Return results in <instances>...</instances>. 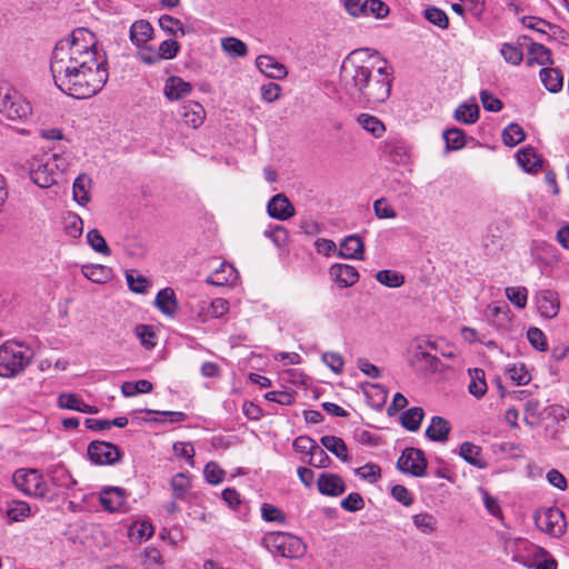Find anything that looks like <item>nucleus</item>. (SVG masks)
<instances>
[{
  "label": "nucleus",
  "instance_id": "338daca9",
  "mask_svg": "<svg viewBox=\"0 0 569 569\" xmlns=\"http://www.w3.org/2000/svg\"><path fill=\"white\" fill-rule=\"evenodd\" d=\"M307 462L315 468H327L331 463V459L326 451L317 445Z\"/></svg>",
  "mask_w": 569,
  "mask_h": 569
},
{
  "label": "nucleus",
  "instance_id": "20e7f679",
  "mask_svg": "<svg viewBox=\"0 0 569 569\" xmlns=\"http://www.w3.org/2000/svg\"><path fill=\"white\" fill-rule=\"evenodd\" d=\"M32 360L31 350L22 343L6 341L0 346V377L11 379L20 376Z\"/></svg>",
  "mask_w": 569,
  "mask_h": 569
},
{
  "label": "nucleus",
  "instance_id": "6e6d98bb",
  "mask_svg": "<svg viewBox=\"0 0 569 569\" xmlns=\"http://www.w3.org/2000/svg\"><path fill=\"white\" fill-rule=\"evenodd\" d=\"M443 139L448 150H459L466 143L465 132L458 128H451L446 130L443 132Z\"/></svg>",
  "mask_w": 569,
  "mask_h": 569
},
{
  "label": "nucleus",
  "instance_id": "6e6552de",
  "mask_svg": "<svg viewBox=\"0 0 569 569\" xmlns=\"http://www.w3.org/2000/svg\"><path fill=\"white\" fill-rule=\"evenodd\" d=\"M58 173L53 169L52 158L43 152L32 158L30 178L40 188H49L57 182Z\"/></svg>",
  "mask_w": 569,
  "mask_h": 569
},
{
  "label": "nucleus",
  "instance_id": "0e129e2a",
  "mask_svg": "<svg viewBox=\"0 0 569 569\" xmlns=\"http://www.w3.org/2000/svg\"><path fill=\"white\" fill-rule=\"evenodd\" d=\"M82 401L83 400L76 393L63 392L59 395L57 405L61 409L79 411Z\"/></svg>",
  "mask_w": 569,
  "mask_h": 569
},
{
  "label": "nucleus",
  "instance_id": "5fc2aeb1",
  "mask_svg": "<svg viewBox=\"0 0 569 569\" xmlns=\"http://www.w3.org/2000/svg\"><path fill=\"white\" fill-rule=\"evenodd\" d=\"M423 17L427 21L439 27L440 29H447L449 27V18L447 13L437 7L426 8L423 11Z\"/></svg>",
  "mask_w": 569,
  "mask_h": 569
},
{
  "label": "nucleus",
  "instance_id": "79ce46f5",
  "mask_svg": "<svg viewBox=\"0 0 569 569\" xmlns=\"http://www.w3.org/2000/svg\"><path fill=\"white\" fill-rule=\"evenodd\" d=\"M415 527L423 535H433L437 531V519L428 512H421L412 516Z\"/></svg>",
  "mask_w": 569,
  "mask_h": 569
},
{
  "label": "nucleus",
  "instance_id": "de8ad7c7",
  "mask_svg": "<svg viewBox=\"0 0 569 569\" xmlns=\"http://www.w3.org/2000/svg\"><path fill=\"white\" fill-rule=\"evenodd\" d=\"M126 280L129 289L136 293H144L150 287L149 280L136 270H127Z\"/></svg>",
  "mask_w": 569,
  "mask_h": 569
},
{
  "label": "nucleus",
  "instance_id": "f257e3e1",
  "mask_svg": "<svg viewBox=\"0 0 569 569\" xmlns=\"http://www.w3.org/2000/svg\"><path fill=\"white\" fill-rule=\"evenodd\" d=\"M50 70L57 88L76 99L93 97L109 79L107 57L87 28H77L56 43Z\"/></svg>",
  "mask_w": 569,
  "mask_h": 569
},
{
  "label": "nucleus",
  "instance_id": "9d476101",
  "mask_svg": "<svg viewBox=\"0 0 569 569\" xmlns=\"http://www.w3.org/2000/svg\"><path fill=\"white\" fill-rule=\"evenodd\" d=\"M397 467L403 473H409L413 477H423L427 468L423 451L416 448H406L397 461Z\"/></svg>",
  "mask_w": 569,
  "mask_h": 569
},
{
  "label": "nucleus",
  "instance_id": "c03bdc74",
  "mask_svg": "<svg viewBox=\"0 0 569 569\" xmlns=\"http://www.w3.org/2000/svg\"><path fill=\"white\" fill-rule=\"evenodd\" d=\"M455 118L466 124L475 123L479 118V107L477 103H462L456 109Z\"/></svg>",
  "mask_w": 569,
  "mask_h": 569
},
{
  "label": "nucleus",
  "instance_id": "f3484780",
  "mask_svg": "<svg viewBox=\"0 0 569 569\" xmlns=\"http://www.w3.org/2000/svg\"><path fill=\"white\" fill-rule=\"evenodd\" d=\"M530 38L527 36L519 37L516 42H505L501 44L500 54L503 60L512 66H519L523 60V49L527 47Z\"/></svg>",
  "mask_w": 569,
  "mask_h": 569
},
{
  "label": "nucleus",
  "instance_id": "39448f33",
  "mask_svg": "<svg viewBox=\"0 0 569 569\" xmlns=\"http://www.w3.org/2000/svg\"><path fill=\"white\" fill-rule=\"evenodd\" d=\"M262 545L270 552L284 558H300L306 552V545L299 537L282 531L267 532Z\"/></svg>",
  "mask_w": 569,
  "mask_h": 569
},
{
  "label": "nucleus",
  "instance_id": "680f3d73",
  "mask_svg": "<svg viewBox=\"0 0 569 569\" xmlns=\"http://www.w3.org/2000/svg\"><path fill=\"white\" fill-rule=\"evenodd\" d=\"M159 26L162 30L171 36H177L178 32H180L181 36L184 34V29L181 21L172 16L162 14L159 18Z\"/></svg>",
  "mask_w": 569,
  "mask_h": 569
},
{
  "label": "nucleus",
  "instance_id": "3c124183",
  "mask_svg": "<svg viewBox=\"0 0 569 569\" xmlns=\"http://www.w3.org/2000/svg\"><path fill=\"white\" fill-rule=\"evenodd\" d=\"M376 279L379 283L389 288H399L405 283L402 273L389 269L378 271Z\"/></svg>",
  "mask_w": 569,
  "mask_h": 569
},
{
  "label": "nucleus",
  "instance_id": "e433bc0d",
  "mask_svg": "<svg viewBox=\"0 0 569 569\" xmlns=\"http://www.w3.org/2000/svg\"><path fill=\"white\" fill-rule=\"evenodd\" d=\"M47 157L52 158L53 169L58 173H63L70 166L71 156L61 146L52 148L50 151L44 152Z\"/></svg>",
  "mask_w": 569,
  "mask_h": 569
},
{
  "label": "nucleus",
  "instance_id": "e2e57ef3",
  "mask_svg": "<svg viewBox=\"0 0 569 569\" xmlns=\"http://www.w3.org/2000/svg\"><path fill=\"white\" fill-rule=\"evenodd\" d=\"M224 475L226 471L214 461H210L204 466L203 476L206 481L210 485H219L222 482Z\"/></svg>",
  "mask_w": 569,
  "mask_h": 569
},
{
  "label": "nucleus",
  "instance_id": "052dcab7",
  "mask_svg": "<svg viewBox=\"0 0 569 569\" xmlns=\"http://www.w3.org/2000/svg\"><path fill=\"white\" fill-rule=\"evenodd\" d=\"M507 299L518 308H525L528 300V290L525 287H507Z\"/></svg>",
  "mask_w": 569,
  "mask_h": 569
},
{
  "label": "nucleus",
  "instance_id": "4c0bfd02",
  "mask_svg": "<svg viewBox=\"0 0 569 569\" xmlns=\"http://www.w3.org/2000/svg\"><path fill=\"white\" fill-rule=\"evenodd\" d=\"M470 383L468 386L469 392L477 399L485 396L487 392V383L485 379V371L479 368L469 369Z\"/></svg>",
  "mask_w": 569,
  "mask_h": 569
},
{
  "label": "nucleus",
  "instance_id": "1a4fd4ad",
  "mask_svg": "<svg viewBox=\"0 0 569 569\" xmlns=\"http://www.w3.org/2000/svg\"><path fill=\"white\" fill-rule=\"evenodd\" d=\"M536 526L552 537H561L566 530L563 512L558 508H548L535 515Z\"/></svg>",
  "mask_w": 569,
  "mask_h": 569
},
{
  "label": "nucleus",
  "instance_id": "473e14b6",
  "mask_svg": "<svg viewBox=\"0 0 569 569\" xmlns=\"http://www.w3.org/2000/svg\"><path fill=\"white\" fill-rule=\"evenodd\" d=\"M356 120L363 130L372 134L375 138H380L386 132L385 123L376 116L360 113Z\"/></svg>",
  "mask_w": 569,
  "mask_h": 569
},
{
  "label": "nucleus",
  "instance_id": "8fccbe9b",
  "mask_svg": "<svg viewBox=\"0 0 569 569\" xmlns=\"http://www.w3.org/2000/svg\"><path fill=\"white\" fill-rule=\"evenodd\" d=\"M222 50L232 58L244 57L248 53L247 44L233 37H228L221 41Z\"/></svg>",
  "mask_w": 569,
  "mask_h": 569
},
{
  "label": "nucleus",
  "instance_id": "393cba45",
  "mask_svg": "<svg viewBox=\"0 0 569 569\" xmlns=\"http://www.w3.org/2000/svg\"><path fill=\"white\" fill-rule=\"evenodd\" d=\"M238 279V272L234 267L228 262L220 263L210 276L207 278V282L213 286H233Z\"/></svg>",
  "mask_w": 569,
  "mask_h": 569
},
{
  "label": "nucleus",
  "instance_id": "a18cd8bd",
  "mask_svg": "<svg viewBox=\"0 0 569 569\" xmlns=\"http://www.w3.org/2000/svg\"><path fill=\"white\" fill-rule=\"evenodd\" d=\"M526 133L518 123H509L502 131V140L506 146L515 147L522 142Z\"/></svg>",
  "mask_w": 569,
  "mask_h": 569
},
{
  "label": "nucleus",
  "instance_id": "2f4dec72",
  "mask_svg": "<svg viewBox=\"0 0 569 569\" xmlns=\"http://www.w3.org/2000/svg\"><path fill=\"white\" fill-rule=\"evenodd\" d=\"M82 274L94 283H106L112 278V269L103 264H84Z\"/></svg>",
  "mask_w": 569,
  "mask_h": 569
},
{
  "label": "nucleus",
  "instance_id": "7c9ffc66",
  "mask_svg": "<svg viewBox=\"0 0 569 569\" xmlns=\"http://www.w3.org/2000/svg\"><path fill=\"white\" fill-rule=\"evenodd\" d=\"M460 457L469 465L483 469L487 467V462L481 455V448L471 442H463L459 450Z\"/></svg>",
  "mask_w": 569,
  "mask_h": 569
},
{
  "label": "nucleus",
  "instance_id": "4468645a",
  "mask_svg": "<svg viewBox=\"0 0 569 569\" xmlns=\"http://www.w3.org/2000/svg\"><path fill=\"white\" fill-rule=\"evenodd\" d=\"M535 303L538 312L546 319H552L557 317L560 309V300L558 292L543 289L535 295Z\"/></svg>",
  "mask_w": 569,
  "mask_h": 569
},
{
  "label": "nucleus",
  "instance_id": "f8f14e48",
  "mask_svg": "<svg viewBox=\"0 0 569 569\" xmlns=\"http://www.w3.org/2000/svg\"><path fill=\"white\" fill-rule=\"evenodd\" d=\"M88 456L96 465H113L121 459L120 449L107 441H92L88 446Z\"/></svg>",
  "mask_w": 569,
  "mask_h": 569
},
{
  "label": "nucleus",
  "instance_id": "c85d7f7f",
  "mask_svg": "<svg viewBox=\"0 0 569 569\" xmlns=\"http://www.w3.org/2000/svg\"><path fill=\"white\" fill-rule=\"evenodd\" d=\"M450 430L451 427L448 420L442 417L435 416L426 429V436L432 441L445 442L448 440Z\"/></svg>",
  "mask_w": 569,
  "mask_h": 569
},
{
  "label": "nucleus",
  "instance_id": "ddd939ff",
  "mask_svg": "<svg viewBox=\"0 0 569 569\" xmlns=\"http://www.w3.org/2000/svg\"><path fill=\"white\" fill-rule=\"evenodd\" d=\"M436 349V343L429 340L418 341L411 351V365L418 370L436 371L440 360L432 356L426 348Z\"/></svg>",
  "mask_w": 569,
  "mask_h": 569
},
{
  "label": "nucleus",
  "instance_id": "dca6fc26",
  "mask_svg": "<svg viewBox=\"0 0 569 569\" xmlns=\"http://www.w3.org/2000/svg\"><path fill=\"white\" fill-rule=\"evenodd\" d=\"M267 211L273 219L288 220L295 214V207L283 193H278L269 200Z\"/></svg>",
  "mask_w": 569,
  "mask_h": 569
},
{
  "label": "nucleus",
  "instance_id": "0eeeda50",
  "mask_svg": "<svg viewBox=\"0 0 569 569\" xmlns=\"http://www.w3.org/2000/svg\"><path fill=\"white\" fill-rule=\"evenodd\" d=\"M12 481L14 487L27 496L42 498L48 493V483L37 469H18Z\"/></svg>",
  "mask_w": 569,
  "mask_h": 569
},
{
  "label": "nucleus",
  "instance_id": "72a5a7b5",
  "mask_svg": "<svg viewBox=\"0 0 569 569\" xmlns=\"http://www.w3.org/2000/svg\"><path fill=\"white\" fill-rule=\"evenodd\" d=\"M51 482L59 488L71 489L77 485L66 466L58 463L49 471Z\"/></svg>",
  "mask_w": 569,
  "mask_h": 569
},
{
  "label": "nucleus",
  "instance_id": "a19ab883",
  "mask_svg": "<svg viewBox=\"0 0 569 569\" xmlns=\"http://www.w3.org/2000/svg\"><path fill=\"white\" fill-rule=\"evenodd\" d=\"M6 515L11 521L18 522L30 517L31 509L30 506L24 501L12 500L7 505Z\"/></svg>",
  "mask_w": 569,
  "mask_h": 569
},
{
  "label": "nucleus",
  "instance_id": "774afa93",
  "mask_svg": "<svg viewBox=\"0 0 569 569\" xmlns=\"http://www.w3.org/2000/svg\"><path fill=\"white\" fill-rule=\"evenodd\" d=\"M340 506L346 511L356 512L363 509L365 501L360 493L351 492L341 500Z\"/></svg>",
  "mask_w": 569,
  "mask_h": 569
},
{
  "label": "nucleus",
  "instance_id": "a211bd4d",
  "mask_svg": "<svg viewBox=\"0 0 569 569\" xmlns=\"http://www.w3.org/2000/svg\"><path fill=\"white\" fill-rule=\"evenodd\" d=\"M330 277L341 288L353 286L359 280L357 269L350 264L335 263L329 269Z\"/></svg>",
  "mask_w": 569,
  "mask_h": 569
},
{
  "label": "nucleus",
  "instance_id": "412c9836",
  "mask_svg": "<svg viewBox=\"0 0 569 569\" xmlns=\"http://www.w3.org/2000/svg\"><path fill=\"white\" fill-rule=\"evenodd\" d=\"M522 24L540 34L547 36V38L556 37L557 33H561V39L565 42L569 36L565 34V31L559 27L549 23L548 21L537 17H523Z\"/></svg>",
  "mask_w": 569,
  "mask_h": 569
},
{
  "label": "nucleus",
  "instance_id": "49530a36",
  "mask_svg": "<svg viewBox=\"0 0 569 569\" xmlns=\"http://www.w3.org/2000/svg\"><path fill=\"white\" fill-rule=\"evenodd\" d=\"M152 383L149 380L126 381L121 386V392L124 397H134L139 393H149L152 391Z\"/></svg>",
  "mask_w": 569,
  "mask_h": 569
},
{
  "label": "nucleus",
  "instance_id": "423d86ee",
  "mask_svg": "<svg viewBox=\"0 0 569 569\" xmlns=\"http://www.w3.org/2000/svg\"><path fill=\"white\" fill-rule=\"evenodd\" d=\"M0 113L10 120H26L31 114L30 103L16 89L0 87Z\"/></svg>",
  "mask_w": 569,
  "mask_h": 569
},
{
  "label": "nucleus",
  "instance_id": "bf43d9fd",
  "mask_svg": "<svg viewBox=\"0 0 569 569\" xmlns=\"http://www.w3.org/2000/svg\"><path fill=\"white\" fill-rule=\"evenodd\" d=\"M136 336L146 349H152L156 346V335L151 326L138 325L134 329Z\"/></svg>",
  "mask_w": 569,
  "mask_h": 569
},
{
  "label": "nucleus",
  "instance_id": "69168bd1",
  "mask_svg": "<svg viewBox=\"0 0 569 569\" xmlns=\"http://www.w3.org/2000/svg\"><path fill=\"white\" fill-rule=\"evenodd\" d=\"M527 338L529 343L539 351L547 350L548 343L546 335L539 328L532 327L527 331Z\"/></svg>",
  "mask_w": 569,
  "mask_h": 569
},
{
  "label": "nucleus",
  "instance_id": "4d7b16f0",
  "mask_svg": "<svg viewBox=\"0 0 569 569\" xmlns=\"http://www.w3.org/2000/svg\"><path fill=\"white\" fill-rule=\"evenodd\" d=\"M152 535L153 527L147 521L136 522L129 529L130 538L138 542L148 540Z\"/></svg>",
  "mask_w": 569,
  "mask_h": 569
},
{
  "label": "nucleus",
  "instance_id": "6ab92c4d",
  "mask_svg": "<svg viewBox=\"0 0 569 569\" xmlns=\"http://www.w3.org/2000/svg\"><path fill=\"white\" fill-rule=\"evenodd\" d=\"M318 490L330 497H338L346 490L345 480L336 473H321L318 478Z\"/></svg>",
  "mask_w": 569,
  "mask_h": 569
},
{
  "label": "nucleus",
  "instance_id": "ea45409f",
  "mask_svg": "<svg viewBox=\"0 0 569 569\" xmlns=\"http://www.w3.org/2000/svg\"><path fill=\"white\" fill-rule=\"evenodd\" d=\"M423 416L425 412L422 408L412 407L401 415L400 421L402 427L407 430L417 431L421 426Z\"/></svg>",
  "mask_w": 569,
  "mask_h": 569
},
{
  "label": "nucleus",
  "instance_id": "bb28decb",
  "mask_svg": "<svg viewBox=\"0 0 569 569\" xmlns=\"http://www.w3.org/2000/svg\"><path fill=\"white\" fill-rule=\"evenodd\" d=\"M528 47V58L527 64L531 67L533 63L546 66L552 64L551 51L541 43L535 42L531 38L527 43Z\"/></svg>",
  "mask_w": 569,
  "mask_h": 569
},
{
  "label": "nucleus",
  "instance_id": "603ef678",
  "mask_svg": "<svg viewBox=\"0 0 569 569\" xmlns=\"http://www.w3.org/2000/svg\"><path fill=\"white\" fill-rule=\"evenodd\" d=\"M88 244L98 253L103 256H110L111 250L107 244L104 238L98 229H91L87 233Z\"/></svg>",
  "mask_w": 569,
  "mask_h": 569
},
{
  "label": "nucleus",
  "instance_id": "c756f323",
  "mask_svg": "<svg viewBox=\"0 0 569 569\" xmlns=\"http://www.w3.org/2000/svg\"><path fill=\"white\" fill-rule=\"evenodd\" d=\"M153 28L147 20H138L130 27V40L137 47H143L151 38Z\"/></svg>",
  "mask_w": 569,
  "mask_h": 569
},
{
  "label": "nucleus",
  "instance_id": "f03ea898",
  "mask_svg": "<svg viewBox=\"0 0 569 569\" xmlns=\"http://www.w3.org/2000/svg\"><path fill=\"white\" fill-rule=\"evenodd\" d=\"M381 58L377 51L359 48L343 59L340 67V86L350 99L358 101L363 84L375 73Z\"/></svg>",
  "mask_w": 569,
  "mask_h": 569
},
{
  "label": "nucleus",
  "instance_id": "cd10ccee",
  "mask_svg": "<svg viewBox=\"0 0 569 569\" xmlns=\"http://www.w3.org/2000/svg\"><path fill=\"white\" fill-rule=\"evenodd\" d=\"M154 306L163 315L173 317L178 310V301L173 289L170 287L161 289L156 296Z\"/></svg>",
  "mask_w": 569,
  "mask_h": 569
},
{
  "label": "nucleus",
  "instance_id": "58836bf2",
  "mask_svg": "<svg viewBox=\"0 0 569 569\" xmlns=\"http://www.w3.org/2000/svg\"><path fill=\"white\" fill-rule=\"evenodd\" d=\"M170 487L173 492V497L178 500L186 499L190 488L191 481L187 472H179L171 478Z\"/></svg>",
  "mask_w": 569,
  "mask_h": 569
},
{
  "label": "nucleus",
  "instance_id": "9b49d317",
  "mask_svg": "<svg viewBox=\"0 0 569 569\" xmlns=\"http://www.w3.org/2000/svg\"><path fill=\"white\" fill-rule=\"evenodd\" d=\"M346 10L353 17L385 18L388 12V6L381 0H345Z\"/></svg>",
  "mask_w": 569,
  "mask_h": 569
},
{
  "label": "nucleus",
  "instance_id": "b1692460",
  "mask_svg": "<svg viewBox=\"0 0 569 569\" xmlns=\"http://www.w3.org/2000/svg\"><path fill=\"white\" fill-rule=\"evenodd\" d=\"M180 116L187 126L197 129L206 119V110L200 103L188 101L182 104Z\"/></svg>",
  "mask_w": 569,
  "mask_h": 569
},
{
  "label": "nucleus",
  "instance_id": "09e8293b",
  "mask_svg": "<svg viewBox=\"0 0 569 569\" xmlns=\"http://www.w3.org/2000/svg\"><path fill=\"white\" fill-rule=\"evenodd\" d=\"M91 180L84 176H79L73 182V199L79 204H86L89 201V188Z\"/></svg>",
  "mask_w": 569,
  "mask_h": 569
},
{
  "label": "nucleus",
  "instance_id": "864d4df0",
  "mask_svg": "<svg viewBox=\"0 0 569 569\" xmlns=\"http://www.w3.org/2000/svg\"><path fill=\"white\" fill-rule=\"evenodd\" d=\"M507 373L517 386H526L531 380V376L523 363L508 366Z\"/></svg>",
  "mask_w": 569,
  "mask_h": 569
},
{
  "label": "nucleus",
  "instance_id": "37998d69",
  "mask_svg": "<svg viewBox=\"0 0 569 569\" xmlns=\"http://www.w3.org/2000/svg\"><path fill=\"white\" fill-rule=\"evenodd\" d=\"M386 151L392 161L402 163L408 159V147L401 139H390L386 142Z\"/></svg>",
  "mask_w": 569,
  "mask_h": 569
},
{
  "label": "nucleus",
  "instance_id": "13d9d810",
  "mask_svg": "<svg viewBox=\"0 0 569 569\" xmlns=\"http://www.w3.org/2000/svg\"><path fill=\"white\" fill-rule=\"evenodd\" d=\"M261 517L268 522H276L279 525H283L286 522V515L283 511L267 502L261 505Z\"/></svg>",
  "mask_w": 569,
  "mask_h": 569
},
{
  "label": "nucleus",
  "instance_id": "a878e982",
  "mask_svg": "<svg viewBox=\"0 0 569 569\" xmlns=\"http://www.w3.org/2000/svg\"><path fill=\"white\" fill-rule=\"evenodd\" d=\"M516 157L519 167L526 172L536 173L542 167V159L532 147L519 150Z\"/></svg>",
  "mask_w": 569,
  "mask_h": 569
},
{
  "label": "nucleus",
  "instance_id": "7ed1b4c3",
  "mask_svg": "<svg viewBox=\"0 0 569 569\" xmlns=\"http://www.w3.org/2000/svg\"><path fill=\"white\" fill-rule=\"evenodd\" d=\"M392 81V69L388 66L387 60L381 58L375 73L363 84V90L357 102L373 106L385 102L390 96Z\"/></svg>",
  "mask_w": 569,
  "mask_h": 569
},
{
  "label": "nucleus",
  "instance_id": "4be33fe9",
  "mask_svg": "<svg viewBox=\"0 0 569 569\" xmlns=\"http://www.w3.org/2000/svg\"><path fill=\"white\" fill-rule=\"evenodd\" d=\"M256 66L262 73L271 79H282L288 74L286 66L268 54L258 56Z\"/></svg>",
  "mask_w": 569,
  "mask_h": 569
},
{
  "label": "nucleus",
  "instance_id": "2eb2a0df",
  "mask_svg": "<svg viewBox=\"0 0 569 569\" xmlns=\"http://www.w3.org/2000/svg\"><path fill=\"white\" fill-rule=\"evenodd\" d=\"M127 500V492L120 487H106L99 492V501L108 512L121 511Z\"/></svg>",
  "mask_w": 569,
  "mask_h": 569
},
{
  "label": "nucleus",
  "instance_id": "f704fd0d",
  "mask_svg": "<svg viewBox=\"0 0 569 569\" xmlns=\"http://www.w3.org/2000/svg\"><path fill=\"white\" fill-rule=\"evenodd\" d=\"M539 74L541 82L548 91L556 93L562 89L563 76L558 69L542 68Z\"/></svg>",
  "mask_w": 569,
  "mask_h": 569
},
{
  "label": "nucleus",
  "instance_id": "c9c22d12",
  "mask_svg": "<svg viewBox=\"0 0 569 569\" xmlns=\"http://www.w3.org/2000/svg\"><path fill=\"white\" fill-rule=\"evenodd\" d=\"M321 445L330 452H332L341 461H348V448L345 441L336 436H323L320 439Z\"/></svg>",
  "mask_w": 569,
  "mask_h": 569
},
{
  "label": "nucleus",
  "instance_id": "5701e85b",
  "mask_svg": "<svg viewBox=\"0 0 569 569\" xmlns=\"http://www.w3.org/2000/svg\"><path fill=\"white\" fill-rule=\"evenodd\" d=\"M365 243L357 234H350L340 242L338 254L341 258L363 260Z\"/></svg>",
  "mask_w": 569,
  "mask_h": 569
},
{
  "label": "nucleus",
  "instance_id": "aec40b11",
  "mask_svg": "<svg viewBox=\"0 0 569 569\" xmlns=\"http://www.w3.org/2000/svg\"><path fill=\"white\" fill-rule=\"evenodd\" d=\"M192 91L190 82L184 81L182 78L171 76L166 80L163 94L170 101L180 100L189 96Z\"/></svg>",
  "mask_w": 569,
  "mask_h": 569
}]
</instances>
